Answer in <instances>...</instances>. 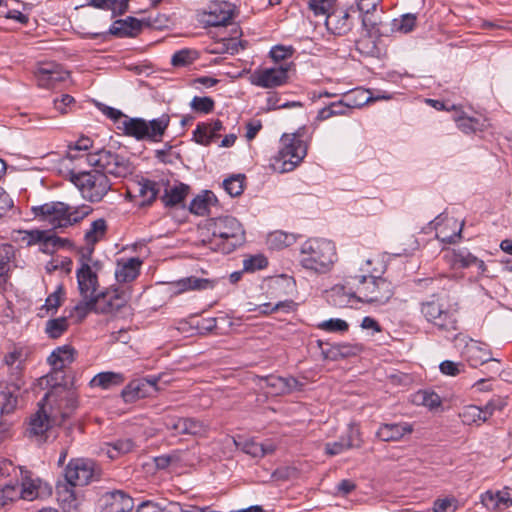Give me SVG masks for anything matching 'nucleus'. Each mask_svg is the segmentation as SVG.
Returning a JSON list of instances; mask_svg holds the SVG:
<instances>
[{"instance_id":"f257e3e1","label":"nucleus","mask_w":512,"mask_h":512,"mask_svg":"<svg viewBox=\"0 0 512 512\" xmlns=\"http://www.w3.org/2000/svg\"><path fill=\"white\" fill-rule=\"evenodd\" d=\"M418 293L427 297L420 302V312L425 320L443 333L458 330V303L452 302L442 278H419L414 280Z\"/></svg>"},{"instance_id":"f03ea898","label":"nucleus","mask_w":512,"mask_h":512,"mask_svg":"<svg viewBox=\"0 0 512 512\" xmlns=\"http://www.w3.org/2000/svg\"><path fill=\"white\" fill-rule=\"evenodd\" d=\"M347 285H354L356 291L346 292V286L336 285L331 290V297H348L359 302L383 305L394 294V287L390 281L383 277L373 275H355L346 277Z\"/></svg>"},{"instance_id":"7ed1b4c3","label":"nucleus","mask_w":512,"mask_h":512,"mask_svg":"<svg viewBox=\"0 0 512 512\" xmlns=\"http://www.w3.org/2000/svg\"><path fill=\"white\" fill-rule=\"evenodd\" d=\"M92 211L93 208L89 205L71 206L61 201H51L31 207L34 218L47 222L53 229L60 230L79 224Z\"/></svg>"},{"instance_id":"20e7f679","label":"nucleus","mask_w":512,"mask_h":512,"mask_svg":"<svg viewBox=\"0 0 512 512\" xmlns=\"http://www.w3.org/2000/svg\"><path fill=\"white\" fill-rule=\"evenodd\" d=\"M102 267V262L96 261L91 267L83 264L76 270L77 288L82 299L75 305L74 311L80 320H83L92 310H97L101 297L107 295V292L99 290L98 274Z\"/></svg>"},{"instance_id":"39448f33","label":"nucleus","mask_w":512,"mask_h":512,"mask_svg":"<svg viewBox=\"0 0 512 512\" xmlns=\"http://www.w3.org/2000/svg\"><path fill=\"white\" fill-rule=\"evenodd\" d=\"M169 124L170 115L166 113L152 120L125 116L118 125V130L137 141L160 142Z\"/></svg>"},{"instance_id":"423d86ee","label":"nucleus","mask_w":512,"mask_h":512,"mask_svg":"<svg viewBox=\"0 0 512 512\" xmlns=\"http://www.w3.org/2000/svg\"><path fill=\"white\" fill-rule=\"evenodd\" d=\"M70 181L78 188L82 197L92 203L100 202L111 189L107 175L97 170L69 173Z\"/></svg>"},{"instance_id":"0eeeda50","label":"nucleus","mask_w":512,"mask_h":512,"mask_svg":"<svg viewBox=\"0 0 512 512\" xmlns=\"http://www.w3.org/2000/svg\"><path fill=\"white\" fill-rule=\"evenodd\" d=\"M302 266L315 272H326L334 262L335 247L332 242L323 239H309L301 249Z\"/></svg>"},{"instance_id":"6e6552de","label":"nucleus","mask_w":512,"mask_h":512,"mask_svg":"<svg viewBox=\"0 0 512 512\" xmlns=\"http://www.w3.org/2000/svg\"><path fill=\"white\" fill-rule=\"evenodd\" d=\"M95 473V463L89 459L73 458L64 469V484H58L56 489L58 494L66 493L65 500L75 499L73 488L76 486L87 485Z\"/></svg>"},{"instance_id":"1a4fd4ad","label":"nucleus","mask_w":512,"mask_h":512,"mask_svg":"<svg viewBox=\"0 0 512 512\" xmlns=\"http://www.w3.org/2000/svg\"><path fill=\"white\" fill-rule=\"evenodd\" d=\"M281 147L274 156V169L280 172L294 170L307 155L308 144L305 140H297L295 137L283 134L280 138Z\"/></svg>"},{"instance_id":"9d476101","label":"nucleus","mask_w":512,"mask_h":512,"mask_svg":"<svg viewBox=\"0 0 512 512\" xmlns=\"http://www.w3.org/2000/svg\"><path fill=\"white\" fill-rule=\"evenodd\" d=\"M85 158L89 165L96 167L104 175L126 177L133 171V166L128 158L109 150L102 149L96 153L86 154Z\"/></svg>"},{"instance_id":"9b49d317","label":"nucleus","mask_w":512,"mask_h":512,"mask_svg":"<svg viewBox=\"0 0 512 512\" xmlns=\"http://www.w3.org/2000/svg\"><path fill=\"white\" fill-rule=\"evenodd\" d=\"M42 402L50 408L53 418L61 417V422L71 417L78 408V395L71 387H56L49 390L43 397Z\"/></svg>"},{"instance_id":"f8f14e48","label":"nucleus","mask_w":512,"mask_h":512,"mask_svg":"<svg viewBox=\"0 0 512 512\" xmlns=\"http://www.w3.org/2000/svg\"><path fill=\"white\" fill-rule=\"evenodd\" d=\"M289 65L255 70L250 76V82L262 88H275L288 80Z\"/></svg>"},{"instance_id":"ddd939ff","label":"nucleus","mask_w":512,"mask_h":512,"mask_svg":"<svg viewBox=\"0 0 512 512\" xmlns=\"http://www.w3.org/2000/svg\"><path fill=\"white\" fill-rule=\"evenodd\" d=\"M259 387L261 389H268L267 393L272 395H287L295 391H302L304 383L292 376L268 375L259 377Z\"/></svg>"},{"instance_id":"4468645a","label":"nucleus","mask_w":512,"mask_h":512,"mask_svg":"<svg viewBox=\"0 0 512 512\" xmlns=\"http://www.w3.org/2000/svg\"><path fill=\"white\" fill-rule=\"evenodd\" d=\"M351 12H356L353 6L349 9H332L325 19V26L327 30L337 36H344L348 34L353 28V20Z\"/></svg>"},{"instance_id":"2eb2a0df","label":"nucleus","mask_w":512,"mask_h":512,"mask_svg":"<svg viewBox=\"0 0 512 512\" xmlns=\"http://www.w3.org/2000/svg\"><path fill=\"white\" fill-rule=\"evenodd\" d=\"M101 292H107V295L101 297V301L97 305V310H92V312L102 314L117 312L127 304L130 297L128 291L116 286L105 288L101 290Z\"/></svg>"},{"instance_id":"dca6fc26","label":"nucleus","mask_w":512,"mask_h":512,"mask_svg":"<svg viewBox=\"0 0 512 512\" xmlns=\"http://www.w3.org/2000/svg\"><path fill=\"white\" fill-rule=\"evenodd\" d=\"M223 125L220 120L212 122H200L197 124L196 129L193 131V140L203 146H208L214 142H219V146H224V139H221L219 132L222 130Z\"/></svg>"},{"instance_id":"f3484780","label":"nucleus","mask_w":512,"mask_h":512,"mask_svg":"<svg viewBox=\"0 0 512 512\" xmlns=\"http://www.w3.org/2000/svg\"><path fill=\"white\" fill-rule=\"evenodd\" d=\"M101 501L103 502L102 512H131L134 507L132 497L122 490L106 492Z\"/></svg>"},{"instance_id":"a211bd4d","label":"nucleus","mask_w":512,"mask_h":512,"mask_svg":"<svg viewBox=\"0 0 512 512\" xmlns=\"http://www.w3.org/2000/svg\"><path fill=\"white\" fill-rule=\"evenodd\" d=\"M164 424L174 435H198L204 431L202 422L194 418L171 416L165 419Z\"/></svg>"},{"instance_id":"6ab92c4d","label":"nucleus","mask_w":512,"mask_h":512,"mask_svg":"<svg viewBox=\"0 0 512 512\" xmlns=\"http://www.w3.org/2000/svg\"><path fill=\"white\" fill-rule=\"evenodd\" d=\"M39 86L50 88L57 83L64 82L69 77V72L63 70L59 65L48 63L40 66L36 73Z\"/></svg>"},{"instance_id":"aec40b11","label":"nucleus","mask_w":512,"mask_h":512,"mask_svg":"<svg viewBox=\"0 0 512 512\" xmlns=\"http://www.w3.org/2000/svg\"><path fill=\"white\" fill-rule=\"evenodd\" d=\"M142 260L138 257L121 258L117 261L115 278L118 283H129L140 274Z\"/></svg>"},{"instance_id":"412c9836","label":"nucleus","mask_w":512,"mask_h":512,"mask_svg":"<svg viewBox=\"0 0 512 512\" xmlns=\"http://www.w3.org/2000/svg\"><path fill=\"white\" fill-rule=\"evenodd\" d=\"M245 241L243 225L235 217L226 216V254L242 246Z\"/></svg>"},{"instance_id":"4be33fe9","label":"nucleus","mask_w":512,"mask_h":512,"mask_svg":"<svg viewBox=\"0 0 512 512\" xmlns=\"http://www.w3.org/2000/svg\"><path fill=\"white\" fill-rule=\"evenodd\" d=\"M144 26V22L128 16L125 19L116 20L109 28V33L117 37H135L137 36Z\"/></svg>"},{"instance_id":"5701e85b","label":"nucleus","mask_w":512,"mask_h":512,"mask_svg":"<svg viewBox=\"0 0 512 512\" xmlns=\"http://www.w3.org/2000/svg\"><path fill=\"white\" fill-rule=\"evenodd\" d=\"M413 432V426L409 423H384L376 432V436L384 442L398 441L404 435Z\"/></svg>"},{"instance_id":"b1692460","label":"nucleus","mask_w":512,"mask_h":512,"mask_svg":"<svg viewBox=\"0 0 512 512\" xmlns=\"http://www.w3.org/2000/svg\"><path fill=\"white\" fill-rule=\"evenodd\" d=\"M453 260L456 265L463 269L476 267L478 274L482 276L488 271L485 262L472 254L467 248L454 249Z\"/></svg>"},{"instance_id":"393cba45","label":"nucleus","mask_w":512,"mask_h":512,"mask_svg":"<svg viewBox=\"0 0 512 512\" xmlns=\"http://www.w3.org/2000/svg\"><path fill=\"white\" fill-rule=\"evenodd\" d=\"M218 205V199L210 190H203L190 203L189 211L197 216L210 215L213 207Z\"/></svg>"},{"instance_id":"a878e982","label":"nucleus","mask_w":512,"mask_h":512,"mask_svg":"<svg viewBox=\"0 0 512 512\" xmlns=\"http://www.w3.org/2000/svg\"><path fill=\"white\" fill-rule=\"evenodd\" d=\"M150 395L149 384L142 378L130 381L121 392V396L126 403H133Z\"/></svg>"},{"instance_id":"bb28decb","label":"nucleus","mask_w":512,"mask_h":512,"mask_svg":"<svg viewBox=\"0 0 512 512\" xmlns=\"http://www.w3.org/2000/svg\"><path fill=\"white\" fill-rule=\"evenodd\" d=\"M495 409L496 406L492 401L488 402L484 408L470 405L464 408L463 412L460 414V417L464 424L470 425L471 423L477 421L485 422L492 415Z\"/></svg>"},{"instance_id":"cd10ccee","label":"nucleus","mask_w":512,"mask_h":512,"mask_svg":"<svg viewBox=\"0 0 512 512\" xmlns=\"http://www.w3.org/2000/svg\"><path fill=\"white\" fill-rule=\"evenodd\" d=\"M39 406V410L31 417L29 424L30 433L35 436H43L48 431L51 423L50 417L45 410L47 405L41 401Z\"/></svg>"},{"instance_id":"c85d7f7f","label":"nucleus","mask_w":512,"mask_h":512,"mask_svg":"<svg viewBox=\"0 0 512 512\" xmlns=\"http://www.w3.org/2000/svg\"><path fill=\"white\" fill-rule=\"evenodd\" d=\"M124 381L125 376L122 373L107 371L95 375L90 381V386L100 387L106 390L115 386H119L123 384Z\"/></svg>"},{"instance_id":"c756f323","label":"nucleus","mask_w":512,"mask_h":512,"mask_svg":"<svg viewBox=\"0 0 512 512\" xmlns=\"http://www.w3.org/2000/svg\"><path fill=\"white\" fill-rule=\"evenodd\" d=\"M159 184L153 180L142 178L137 182V193L142 198L141 205H150L157 198Z\"/></svg>"},{"instance_id":"7c9ffc66","label":"nucleus","mask_w":512,"mask_h":512,"mask_svg":"<svg viewBox=\"0 0 512 512\" xmlns=\"http://www.w3.org/2000/svg\"><path fill=\"white\" fill-rule=\"evenodd\" d=\"M74 348L69 345L57 347L48 357L51 367L65 368L74 360Z\"/></svg>"},{"instance_id":"2f4dec72","label":"nucleus","mask_w":512,"mask_h":512,"mask_svg":"<svg viewBox=\"0 0 512 512\" xmlns=\"http://www.w3.org/2000/svg\"><path fill=\"white\" fill-rule=\"evenodd\" d=\"M201 21L206 26H224L223 2H211L207 10L203 13Z\"/></svg>"},{"instance_id":"473e14b6","label":"nucleus","mask_w":512,"mask_h":512,"mask_svg":"<svg viewBox=\"0 0 512 512\" xmlns=\"http://www.w3.org/2000/svg\"><path fill=\"white\" fill-rule=\"evenodd\" d=\"M107 229V222L104 218L94 220L91 223L90 228L84 234V239L87 245L94 246L97 242L103 239Z\"/></svg>"},{"instance_id":"72a5a7b5","label":"nucleus","mask_w":512,"mask_h":512,"mask_svg":"<svg viewBox=\"0 0 512 512\" xmlns=\"http://www.w3.org/2000/svg\"><path fill=\"white\" fill-rule=\"evenodd\" d=\"M19 390L17 386H6L0 391V407L2 414L12 413L18 403V396L16 392Z\"/></svg>"},{"instance_id":"f704fd0d","label":"nucleus","mask_w":512,"mask_h":512,"mask_svg":"<svg viewBox=\"0 0 512 512\" xmlns=\"http://www.w3.org/2000/svg\"><path fill=\"white\" fill-rule=\"evenodd\" d=\"M464 355L472 367H477L491 360L489 353L477 344L467 345Z\"/></svg>"},{"instance_id":"c9c22d12","label":"nucleus","mask_w":512,"mask_h":512,"mask_svg":"<svg viewBox=\"0 0 512 512\" xmlns=\"http://www.w3.org/2000/svg\"><path fill=\"white\" fill-rule=\"evenodd\" d=\"M231 445L235 446L236 448H239L242 445V451L246 454L251 455L252 457L265 456L263 443L245 441L242 444L241 442H238L234 437H226V447H230Z\"/></svg>"},{"instance_id":"e433bc0d","label":"nucleus","mask_w":512,"mask_h":512,"mask_svg":"<svg viewBox=\"0 0 512 512\" xmlns=\"http://www.w3.org/2000/svg\"><path fill=\"white\" fill-rule=\"evenodd\" d=\"M22 489L21 498L24 500L32 501L38 497V485L36 481L31 478V472L21 469Z\"/></svg>"},{"instance_id":"4c0bfd02","label":"nucleus","mask_w":512,"mask_h":512,"mask_svg":"<svg viewBox=\"0 0 512 512\" xmlns=\"http://www.w3.org/2000/svg\"><path fill=\"white\" fill-rule=\"evenodd\" d=\"M375 12L371 13H360L361 20H362V27L367 32L368 36H382L383 33L381 31L382 26V20L381 17H378L374 14Z\"/></svg>"},{"instance_id":"58836bf2","label":"nucleus","mask_w":512,"mask_h":512,"mask_svg":"<svg viewBox=\"0 0 512 512\" xmlns=\"http://www.w3.org/2000/svg\"><path fill=\"white\" fill-rule=\"evenodd\" d=\"M189 187L185 184H179L177 186L172 187L170 190L165 191L162 200L165 206H175L181 203L188 193Z\"/></svg>"},{"instance_id":"ea45409f","label":"nucleus","mask_w":512,"mask_h":512,"mask_svg":"<svg viewBox=\"0 0 512 512\" xmlns=\"http://www.w3.org/2000/svg\"><path fill=\"white\" fill-rule=\"evenodd\" d=\"M246 186V175L243 173L232 174L226 177V193L232 197L240 196Z\"/></svg>"},{"instance_id":"a19ab883","label":"nucleus","mask_w":512,"mask_h":512,"mask_svg":"<svg viewBox=\"0 0 512 512\" xmlns=\"http://www.w3.org/2000/svg\"><path fill=\"white\" fill-rule=\"evenodd\" d=\"M64 369L52 367L51 372L42 378V381L50 386V390H54L56 387H68Z\"/></svg>"},{"instance_id":"79ce46f5","label":"nucleus","mask_w":512,"mask_h":512,"mask_svg":"<svg viewBox=\"0 0 512 512\" xmlns=\"http://www.w3.org/2000/svg\"><path fill=\"white\" fill-rule=\"evenodd\" d=\"M68 329L66 317L50 319L46 322L45 332L52 339H57Z\"/></svg>"},{"instance_id":"37998d69","label":"nucleus","mask_w":512,"mask_h":512,"mask_svg":"<svg viewBox=\"0 0 512 512\" xmlns=\"http://www.w3.org/2000/svg\"><path fill=\"white\" fill-rule=\"evenodd\" d=\"M417 23V15L412 13H407L402 15L399 19H394L392 21V28L395 31L407 34L414 30Z\"/></svg>"},{"instance_id":"c03bdc74","label":"nucleus","mask_w":512,"mask_h":512,"mask_svg":"<svg viewBox=\"0 0 512 512\" xmlns=\"http://www.w3.org/2000/svg\"><path fill=\"white\" fill-rule=\"evenodd\" d=\"M210 286L211 284L208 279L194 276L183 278L177 282V287L181 292L187 290H203L209 288Z\"/></svg>"},{"instance_id":"a18cd8bd","label":"nucleus","mask_w":512,"mask_h":512,"mask_svg":"<svg viewBox=\"0 0 512 512\" xmlns=\"http://www.w3.org/2000/svg\"><path fill=\"white\" fill-rule=\"evenodd\" d=\"M414 402L424 405L429 409H435L441 405L442 401L437 393L433 391L420 390L415 394Z\"/></svg>"},{"instance_id":"49530a36","label":"nucleus","mask_w":512,"mask_h":512,"mask_svg":"<svg viewBox=\"0 0 512 512\" xmlns=\"http://www.w3.org/2000/svg\"><path fill=\"white\" fill-rule=\"evenodd\" d=\"M267 241L271 247L282 249L292 245L295 241V237L283 231H274L268 235Z\"/></svg>"},{"instance_id":"de8ad7c7","label":"nucleus","mask_w":512,"mask_h":512,"mask_svg":"<svg viewBox=\"0 0 512 512\" xmlns=\"http://www.w3.org/2000/svg\"><path fill=\"white\" fill-rule=\"evenodd\" d=\"M23 353L21 350H14L4 356V363L10 368L11 374L16 376L20 375L23 369Z\"/></svg>"},{"instance_id":"09e8293b","label":"nucleus","mask_w":512,"mask_h":512,"mask_svg":"<svg viewBox=\"0 0 512 512\" xmlns=\"http://www.w3.org/2000/svg\"><path fill=\"white\" fill-rule=\"evenodd\" d=\"M353 447H360V443L354 444L352 435H350L347 439L341 438L339 441L327 443L325 445V452L330 456H335Z\"/></svg>"},{"instance_id":"8fccbe9b","label":"nucleus","mask_w":512,"mask_h":512,"mask_svg":"<svg viewBox=\"0 0 512 512\" xmlns=\"http://www.w3.org/2000/svg\"><path fill=\"white\" fill-rule=\"evenodd\" d=\"M197 59V52L191 49H182L175 52L171 58V64L174 67H185L192 64Z\"/></svg>"},{"instance_id":"3c124183","label":"nucleus","mask_w":512,"mask_h":512,"mask_svg":"<svg viewBox=\"0 0 512 512\" xmlns=\"http://www.w3.org/2000/svg\"><path fill=\"white\" fill-rule=\"evenodd\" d=\"M65 297V289L64 285L61 283L57 286L56 290L51 293L45 300V304L41 309H46L47 311L56 312L57 309L61 306Z\"/></svg>"},{"instance_id":"603ef678","label":"nucleus","mask_w":512,"mask_h":512,"mask_svg":"<svg viewBox=\"0 0 512 512\" xmlns=\"http://www.w3.org/2000/svg\"><path fill=\"white\" fill-rule=\"evenodd\" d=\"M134 448V442L131 439H120L109 445L107 455L111 459L117 458L120 454H126Z\"/></svg>"},{"instance_id":"864d4df0","label":"nucleus","mask_w":512,"mask_h":512,"mask_svg":"<svg viewBox=\"0 0 512 512\" xmlns=\"http://www.w3.org/2000/svg\"><path fill=\"white\" fill-rule=\"evenodd\" d=\"M268 265L267 258L262 255H254L243 261V271L245 272H254L256 270H261L266 268Z\"/></svg>"},{"instance_id":"5fc2aeb1","label":"nucleus","mask_w":512,"mask_h":512,"mask_svg":"<svg viewBox=\"0 0 512 512\" xmlns=\"http://www.w3.org/2000/svg\"><path fill=\"white\" fill-rule=\"evenodd\" d=\"M458 500L451 498H438L433 503L434 512H455L458 509Z\"/></svg>"},{"instance_id":"6e6d98bb","label":"nucleus","mask_w":512,"mask_h":512,"mask_svg":"<svg viewBox=\"0 0 512 512\" xmlns=\"http://www.w3.org/2000/svg\"><path fill=\"white\" fill-rule=\"evenodd\" d=\"M318 347L321 349V354L324 359L331 361H338L341 359L338 344H329L322 340L317 341Z\"/></svg>"},{"instance_id":"4d7b16f0","label":"nucleus","mask_w":512,"mask_h":512,"mask_svg":"<svg viewBox=\"0 0 512 512\" xmlns=\"http://www.w3.org/2000/svg\"><path fill=\"white\" fill-rule=\"evenodd\" d=\"M190 106L196 112L207 114L213 110L214 101L210 97L195 96L192 99Z\"/></svg>"},{"instance_id":"13d9d810","label":"nucleus","mask_w":512,"mask_h":512,"mask_svg":"<svg viewBox=\"0 0 512 512\" xmlns=\"http://www.w3.org/2000/svg\"><path fill=\"white\" fill-rule=\"evenodd\" d=\"M318 328L328 332H345L348 330L349 325L346 321L336 318L323 321L318 325Z\"/></svg>"},{"instance_id":"bf43d9fd","label":"nucleus","mask_w":512,"mask_h":512,"mask_svg":"<svg viewBox=\"0 0 512 512\" xmlns=\"http://www.w3.org/2000/svg\"><path fill=\"white\" fill-rule=\"evenodd\" d=\"M335 0H310L309 8L314 12L316 16L318 15H328V13L332 12V5Z\"/></svg>"},{"instance_id":"052dcab7","label":"nucleus","mask_w":512,"mask_h":512,"mask_svg":"<svg viewBox=\"0 0 512 512\" xmlns=\"http://www.w3.org/2000/svg\"><path fill=\"white\" fill-rule=\"evenodd\" d=\"M18 489L14 485H5L0 489V507L4 508L18 497Z\"/></svg>"},{"instance_id":"680f3d73","label":"nucleus","mask_w":512,"mask_h":512,"mask_svg":"<svg viewBox=\"0 0 512 512\" xmlns=\"http://www.w3.org/2000/svg\"><path fill=\"white\" fill-rule=\"evenodd\" d=\"M249 42L240 38H226V54L235 55L247 49Z\"/></svg>"},{"instance_id":"e2e57ef3","label":"nucleus","mask_w":512,"mask_h":512,"mask_svg":"<svg viewBox=\"0 0 512 512\" xmlns=\"http://www.w3.org/2000/svg\"><path fill=\"white\" fill-rule=\"evenodd\" d=\"M355 47L360 54L366 57L375 56L378 50L376 43L370 39L356 41Z\"/></svg>"},{"instance_id":"0e129e2a","label":"nucleus","mask_w":512,"mask_h":512,"mask_svg":"<svg viewBox=\"0 0 512 512\" xmlns=\"http://www.w3.org/2000/svg\"><path fill=\"white\" fill-rule=\"evenodd\" d=\"M294 49L291 46L276 45L270 50V57L279 62L292 56Z\"/></svg>"},{"instance_id":"69168bd1","label":"nucleus","mask_w":512,"mask_h":512,"mask_svg":"<svg viewBox=\"0 0 512 512\" xmlns=\"http://www.w3.org/2000/svg\"><path fill=\"white\" fill-rule=\"evenodd\" d=\"M341 359H345L351 356L359 354L363 347L360 344H349V343H337Z\"/></svg>"},{"instance_id":"338daca9","label":"nucleus","mask_w":512,"mask_h":512,"mask_svg":"<svg viewBox=\"0 0 512 512\" xmlns=\"http://www.w3.org/2000/svg\"><path fill=\"white\" fill-rule=\"evenodd\" d=\"M47 240H48L47 248L60 249V248L72 247V241L70 239L61 238L55 234H52L50 231H49V236H48Z\"/></svg>"},{"instance_id":"774afa93","label":"nucleus","mask_w":512,"mask_h":512,"mask_svg":"<svg viewBox=\"0 0 512 512\" xmlns=\"http://www.w3.org/2000/svg\"><path fill=\"white\" fill-rule=\"evenodd\" d=\"M54 108L61 114L68 113V107L75 104V99L69 94H63L60 98L54 99Z\"/></svg>"}]
</instances>
